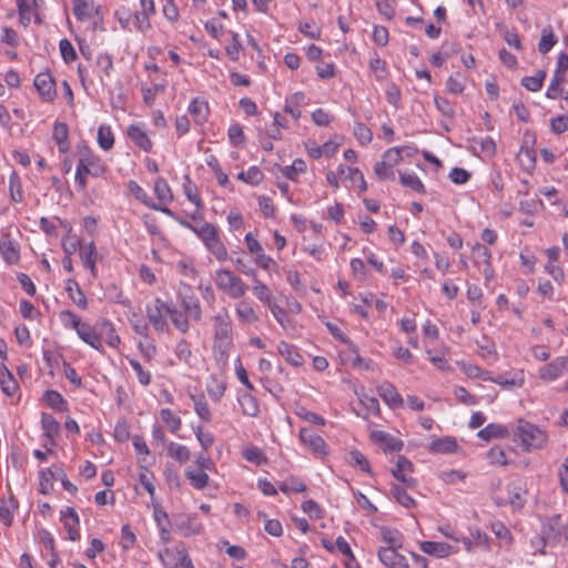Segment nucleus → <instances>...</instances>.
<instances>
[{"label": "nucleus", "instance_id": "nucleus-55", "mask_svg": "<svg viewBox=\"0 0 568 568\" xmlns=\"http://www.w3.org/2000/svg\"><path fill=\"white\" fill-rule=\"evenodd\" d=\"M473 260L476 265L489 264L491 260V253L485 245L477 243L473 246Z\"/></svg>", "mask_w": 568, "mask_h": 568}, {"label": "nucleus", "instance_id": "nucleus-1", "mask_svg": "<svg viewBox=\"0 0 568 568\" xmlns=\"http://www.w3.org/2000/svg\"><path fill=\"white\" fill-rule=\"evenodd\" d=\"M180 224L195 233L203 242L206 250L220 262L227 260V248L220 237L217 226L212 223L203 222L192 224L184 220H179Z\"/></svg>", "mask_w": 568, "mask_h": 568}, {"label": "nucleus", "instance_id": "nucleus-14", "mask_svg": "<svg viewBox=\"0 0 568 568\" xmlns=\"http://www.w3.org/2000/svg\"><path fill=\"white\" fill-rule=\"evenodd\" d=\"M397 548H381L378 558L387 568H409L406 558L396 551Z\"/></svg>", "mask_w": 568, "mask_h": 568}, {"label": "nucleus", "instance_id": "nucleus-56", "mask_svg": "<svg viewBox=\"0 0 568 568\" xmlns=\"http://www.w3.org/2000/svg\"><path fill=\"white\" fill-rule=\"evenodd\" d=\"M469 532L475 547L481 548L485 551L490 550V539L485 531H481L479 528L475 527L470 528Z\"/></svg>", "mask_w": 568, "mask_h": 568}, {"label": "nucleus", "instance_id": "nucleus-13", "mask_svg": "<svg viewBox=\"0 0 568 568\" xmlns=\"http://www.w3.org/2000/svg\"><path fill=\"white\" fill-rule=\"evenodd\" d=\"M18 12L20 17V22L28 27L31 22V19L34 18L37 23H41V19L38 14V4L36 0H16Z\"/></svg>", "mask_w": 568, "mask_h": 568}, {"label": "nucleus", "instance_id": "nucleus-22", "mask_svg": "<svg viewBox=\"0 0 568 568\" xmlns=\"http://www.w3.org/2000/svg\"><path fill=\"white\" fill-rule=\"evenodd\" d=\"M60 473H62V469L57 466L41 470L39 473V491L43 495L50 494L53 488V480Z\"/></svg>", "mask_w": 568, "mask_h": 568}, {"label": "nucleus", "instance_id": "nucleus-7", "mask_svg": "<svg viewBox=\"0 0 568 568\" xmlns=\"http://www.w3.org/2000/svg\"><path fill=\"white\" fill-rule=\"evenodd\" d=\"M33 84L44 101L51 102L54 100L57 95L55 82L49 72H40L37 74Z\"/></svg>", "mask_w": 568, "mask_h": 568}, {"label": "nucleus", "instance_id": "nucleus-48", "mask_svg": "<svg viewBox=\"0 0 568 568\" xmlns=\"http://www.w3.org/2000/svg\"><path fill=\"white\" fill-rule=\"evenodd\" d=\"M400 183L415 192L426 193L425 186L415 173L399 172Z\"/></svg>", "mask_w": 568, "mask_h": 568}, {"label": "nucleus", "instance_id": "nucleus-10", "mask_svg": "<svg viewBox=\"0 0 568 568\" xmlns=\"http://www.w3.org/2000/svg\"><path fill=\"white\" fill-rule=\"evenodd\" d=\"M419 547L423 552L437 558H446L459 551L457 546L438 541H422Z\"/></svg>", "mask_w": 568, "mask_h": 568}, {"label": "nucleus", "instance_id": "nucleus-21", "mask_svg": "<svg viewBox=\"0 0 568 568\" xmlns=\"http://www.w3.org/2000/svg\"><path fill=\"white\" fill-rule=\"evenodd\" d=\"M372 438L381 444L384 450L388 452H400L403 449V442L390 434H387L382 430H376L372 433Z\"/></svg>", "mask_w": 568, "mask_h": 568}, {"label": "nucleus", "instance_id": "nucleus-58", "mask_svg": "<svg viewBox=\"0 0 568 568\" xmlns=\"http://www.w3.org/2000/svg\"><path fill=\"white\" fill-rule=\"evenodd\" d=\"M183 191L189 201L194 203L196 207H202L201 199L197 194L195 184L191 181L189 175L184 176Z\"/></svg>", "mask_w": 568, "mask_h": 568}, {"label": "nucleus", "instance_id": "nucleus-54", "mask_svg": "<svg viewBox=\"0 0 568 568\" xmlns=\"http://www.w3.org/2000/svg\"><path fill=\"white\" fill-rule=\"evenodd\" d=\"M255 285L253 286L252 291L253 294L263 303L267 304L270 306L273 303V295L270 288L258 281L257 278H254Z\"/></svg>", "mask_w": 568, "mask_h": 568}, {"label": "nucleus", "instance_id": "nucleus-42", "mask_svg": "<svg viewBox=\"0 0 568 568\" xmlns=\"http://www.w3.org/2000/svg\"><path fill=\"white\" fill-rule=\"evenodd\" d=\"M154 193L159 201L170 203L173 201V193L166 180L158 178L154 182Z\"/></svg>", "mask_w": 568, "mask_h": 568}, {"label": "nucleus", "instance_id": "nucleus-44", "mask_svg": "<svg viewBox=\"0 0 568 568\" xmlns=\"http://www.w3.org/2000/svg\"><path fill=\"white\" fill-rule=\"evenodd\" d=\"M166 449H168L169 456L174 458L175 460H178L180 464L186 463L191 457V453H190L189 448L184 445L170 443L166 446Z\"/></svg>", "mask_w": 568, "mask_h": 568}, {"label": "nucleus", "instance_id": "nucleus-60", "mask_svg": "<svg viewBox=\"0 0 568 568\" xmlns=\"http://www.w3.org/2000/svg\"><path fill=\"white\" fill-rule=\"evenodd\" d=\"M306 171V163L302 159H295L292 165L286 166L284 170V175L288 180H296L297 175L304 173Z\"/></svg>", "mask_w": 568, "mask_h": 568}, {"label": "nucleus", "instance_id": "nucleus-17", "mask_svg": "<svg viewBox=\"0 0 568 568\" xmlns=\"http://www.w3.org/2000/svg\"><path fill=\"white\" fill-rule=\"evenodd\" d=\"M175 526L183 537L199 535L202 530V526L195 521L194 515L181 516Z\"/></svg>", "mask_w": 568, "mask_h": 568}, {"label": "nucleus", "instance_id": "nucleus-49", "mask_svg": "<svg viewBox=\"0 0 568 568\" xmlns=\"http://www.w3.org/2000/svg\"><path fill=\"white\" fill-rule=\"evenodd\" d=\"M98 143L101 149L109 151L113 148L114 136L108 125H100L98 130Z\"/></svg>", "mask_w": 568, "mask_h": 568}, {"label": "nucleus", "instance_id": "nucleus-20", "mask_svg": "<svg viewBox=\"0 0 568 568\" xmlns=\"http://www.w3.org/2000/svg\"><path fill=\"white\" fill-rule=\"evenodd\" d=\"M277 351L281 354V356H283L284 359L292 366L298 367L303 365L304 358L300 354L296 346L282 341L277 346Z\"/></svg>", "mask_w": 568, "mask_h": 568}, {"label": "nucleus", "instance_id": "nucleus-27", "mask_svg": "<svg viewBox=\"0 0 568 568\" xmlns=\"http://www.w3.org/2000/svg\"><path fill=\"white\" fill-rule=\"evenodd\" d=\"M166 314L170 316L172 324L183 334L187 333L190 329L189 316L185 312L179 311L175 306H168Z\"/></svg>", "mask_w": 568, "mask_h": 568}, {"label": "nucleus", "instance_id": "nucleus-36", "mask_svg": "<svg viewBox=\"0 0 568 568\" xmlns=\"http://www.w3.org/2000/svg\"><path fill=\"white\" fill-rule=\"evenodd\" d=\"M557 37L554 34L552 28L550 26L546 27L541 31V37L538 43V50L540 53H548L554 45L557 43Z\"/></svg>", "mask_w": 568, "mask_h": 568}, {"label": "nucleus", "instance_id": "nucleus-12", "mask_svg": "<svg viewBox=\"0 0 568 568\" xmlns=\"http://www.w3.org/2000/svg\"><path fill=\"white\" fill-rule=\"evenodd\" d=\"M0 255L6 263L13 265L19 262V245L11 239L10 234H2L0 237Z\"/></svg>", "mask_w": 568, "mask_h": 568}, {"label": "nucleus", "instance_id": "nucleus-26", "mask_svg": "<svg viewBox=\"0 0 568 568\" xmlns=\"http://www.w3.org/2000/svg\"><path fill=\"white\" fill-rule=\"evenodd\" d=\"M0 387L7 396H13L18 390V383L4 364L0 367Z\"/></svg>", "mask_w": 568, "mask_h": 568}, {"label": "nucleus", "instance_id": "nucleus-8", "mask_svg": "<svg viewBox=\"0 0 568 568\" xmlns=\"http://www.w3.org/2000/svg\"><path fill=\"white\" fill-rule=\"evenodd\" d=\"M300 440L307 446L314 454L325 455L326 443L310 427H302L300 430Z\"/></svg>", "mask_w": 568, "mask_h": 568}, {"label": "nucleus", "instance_id": "nucleus-32", "mask_svg": "<svg viewBox=\"0 0 568 568\" xmlns=\"http://www.w3.org/2000/svg\"><path fill=\"white\" fill-rule=\"evenodd\" d=\"M65 291L75 305L81 308H87V297L77 281L68 280Z\"/></svg>", "mask_w": 568, "mask_h": 568}, {"label": "nucleus", "instance_id": "nucleus-62", "mask_svg": "<svg viewBox=\"0 0 568 568\" xmlns=\"http://www.w3.org/2000/svg\"><path fill=\"white\" fill-rule=\"evenodd\" d=\"M232 43L225 48L226 55L232 61H237L240 58V52L243 49V45L240 40V36L236 32H231Z\"/></svg>", "mask_w": 568, "mask_h": 568}, {"label": "nucleus", "instance_id": "nucleus-43", "mask_svg": "<svg viewBox=\"0 0 568 568\" xmlns=\"http://www.w3.org/2000/svg\"><path fill=\"white\" fill-rule=\"evenodd\" d=\"M383 540L388 545L387 548H402L403 536L397 529L389 527H383L381 529Z\"/></svg>", "mask_w": 568, "mask_h": 568}, {"label": "nucleus", "instance_id": "nucleus-2", "mask_svg": "<svg viewBox=\"0 0 568 568\" xmlns=\"http://www.w3.org/2000/svg\"><path fill=\"white\" fill-rule=\"evenodd\" d=\"M516 435L518 436L521 446L526 452L540 449L546 445L548 440V436L545 430L539 428L537 425H534L524 419L518 422Z\"/></svg>", "mask_w": 568, "mask_h": 568}, {"label": "nucleus", "instance_id": "nucleus-59", "mask_svg": "<svg viewBox=\"0 0 568 568\" xmlns=\"http://www.w3.org/2000/svg\"><path fill=\"white\" fill-rule=\"evenodd\" d=\"M236 314L243 322L246 323H254L258 320V316L256 315L253 307L246 302L239 304L236 307Z\"/></svg>", "mask_w": 568, "mask_h": 568}, {"label": "nucleus", "instance_id": "nucleus-23", "mask_svg": "<svg viewBox=\"0 0 568 568\" xmlns=\"http://www.w3.org/2000/svg\"><path fill=\"white\" fill-rule=\"evenodd\" d=\"M182 306L185 314L194 322L202 320V307L200 300L194 295H182Z\"/></svg>", "mask_w": 568, "mask_h": 568}, {"label": "nucleus", "instance_id": "nucleus-28", "mask_svg": "<svg viewBox=\"0 0 568 568\" xmlns=\"http://www.w3.org/2000/svg\"><path fill=\"white\" fill-rule=\"evenodd\" d=\"M406 152L407 155H410L412 152H417V149L410 146H395L386 150L383 154V160L386 164H388L392 169L402 161V153Z\"/></svg>", "mask_w": 568, "mask_h": 568}, {"label": "nucleus", "instance_id": "nucleus-63", "mask_svg": "<svg viewBox=\"0 0 568 568\" xmlns=\"http://www.w3.org/2000/svg\"><path fill=\"white\" fill-rule=\"evenodd\" d=\"M354 135L362 145L371 143L373 133L364 123L357 122L354 126Z\"/></svg>", "mask_w": 568, "mask_h": 568}, {"label": "nucleus", "instance_id": "nucleus-11", "mask_svg": "<svg viewBox=\"0 0 568 568\" xmlns=\"http://www.w3.org/2000/svg\"><path fill=\"white\" fill-rule=\"evenodd\" d=\"M77 334L79 337L93 347L97 351L102 352L103 346L101 342V334H100V323L97 326H91L88 323H83L78 329Z\"/></svg>", "mask_w": 568, "mask_h": 568}, {"label": "nucleus", "instance_id": "nucleus-34", "mask_svg": "<svg viewBox=\"0 0 568 568\" xmlns=\"http://www.w3.org/2000/svg\"><path fill=\"white\" fill-rule=\"evenodd\" d=\"M53 139L57 142L61 153H67L69 151L68 125L65 123L58 122L54 124Z\"/></svg>", "mask_w": 568, "mask_h": 568}, {"label": "nucleus", "instance_id": "nucleus-9", "mask_svg": "<svg viewBox=\"0 0 568 568\" xmlns=\"http://www.w3.org/2000/svg\"><path fill=\"white\" fill-rule=\"evenodd\" d=\"M413 473V464L405 456H398L395 468L392 469V475L406 487H415L416 480L410 476Z\"/></svg>", "mask_w": 568, "mask_h": 568}, {"label": "nucleus", "instance_id": "nucleus-41", "mask_svg": "<svg viewBox=\"0 0 568 568\" xmlns=\"http://www.w3.org/2000/svg\"><path fill=\"white\" fill-rule=\"evenodd\" d=\"M507 435V430L504 426L497 424H488L486 427L480 429L477 436L484 440H490L494 438H503Z\"/></svg>", "mask_w": 568, "mask_h": 568}, {"label": "nucleus", "instance_id": "nucleus-29", "mask_svg": "<svg viewBox=\"0 0 568 568\" xmlns=\"http://www.w3.org/2000/svg\"><path fill=\"white\" fill-rule=\"evenodd\" d=\"M233 347V338H213V353L219 362H226Z\"/></svg>", "mask_w": 568, "mask_h": 568}, {"label": "nucleus", "instance_id": "nucleus-19", "mask_svg": "<svg viewBox=\"0 0 568 568\" xmlns=\"http://www.w3.org/2000/svg\"><path fill=\"white\" fill-rule=\"evenodd\" d=\"M189 112L193 118V121L202 125L207 121L210 108L206 101L201 99H193L189 105Z\"/></svg>", "mask_w": 568, "mask_h": 568}, {"label": "nucleus", "instance_id": "nucleus-52", "mask_svg": "<svg viewBox=\"0 0 568 568\" xmlns=\"http://www.w3.org/2000/svg\"><path fill=\"white\" fill-rule=\"evenodd\" d=\"M338 174L339 175H345L349 180L358 179L361 191L364 192V191L367 190V184H366V181L364 179V175H363V173L357 168H349V166H346V165H339L338 166Z\"/></svg>", "mask_w": 568, "mask_h": 568}, {"label": "nucleus", "instance_id": "nucleus-47", "mask_svg": "<svg viewBox=\"0 0 568 568\" xmlns=\"http://www.w3.org/2000/svg\"><path fill=\"white\" fill-rule=\"evenodd\" d=\"M92 8V0H73V14L80 21L90 18Z\"/></svg>", "mask_w": 568, "mask_h": 568}, {"label": "nucleus", "instance_id": "nucleus-24", "mask_svg": "<svg viewBox=\"0 0 568 568\" xmlns=\"http://www.w3.org/2000/svg\"><path fill=\"white\" fill-rule=\"evenodd\" d=\"M82 265L90 270L91 274L95 276L97 250L93 242L88 245L82 244L79 251Z\"/></svg>", "mask_w": 568, "mask_h": 568}, {"label": "nucleus", "instance_id": "nucleus-25", "mask_svg": "<svg viewBox=\"0 0 568 568\" xmlns=\"http://www.w3.org/2000/svg\"><path fill=\"white\" fill-rule=\"evenodd\" d=\"M128 136L145 152L152 150V142L148 134L138 125H130L128 129Z\"/></svg>", "mask_w": 568, "mask_h": 568}, {"label": "nucleus", "instance_id": "nucleus-53", "mask_svg": "<svg viewBox=\"0 0 568 568\" xmlns=\"http://www.w3.org/2000/svg\"><path fill=\"white\" fill-rule=\"evenodd\" d=\"M347 462L351 466H358L361 470L372 474V469L367 458L359 450H352L348 453Z\"/></svg>", "mask_w": 568, "mask_h": 568}, {"label": "nucleus", "instance_id": "nucleus-18", "mask_svg": "<svg viewBox=\"0 0 568 568\" xmlns=\"http://www.w3.org/2000/svg\"><path fill=\"white\" fill-rule=\"evenodd\" d=\"M469 150L476 155L486 154L493 156L496 153V143L489 136L485 139L471 138L469 139Z\"/></svg>", "mask_w": 568, "mask_h": 568}, {"label": "nucleus", "instance_id": "nucleus-50", "mask_svg": "<svg viewBox=\"0 0 568 568\" xmlns=\"http://www.w3.org/2000/svg\"><path fill=\"white\" fill-rule=\"evenodd\" d=\"M457 447L456 440L452 438L436 439L430 444V450L434 453L449 454L456 452Z\"/></svg>", "mask_w": 568, "mask_h": 568}, {"label": "nucleus", "instance_id": "nucleus-51", "mask_svg": "<svg viewBox=\"0 0 568 568\" xmlns=\"http://www.w3.org/2000/svg\"><path fill=\"white\" fill-rule=\"evenodd\" d=\"M564 82L565 75L555 72L546 91V97L551 100L557 99L562 93L561 84Z\"/></svg>", "mask_w": 568, "mask_h": 568}, {"label": "nucleus", "instance_id": "nucleus-39", "mask_svg": "<svg viewBox=\"0 0 568 568\" xmlns=\"http://www.w3.org/2000/svg\"><path fill=\"white\" fill-rule=\"evenodd\" d=\"M84 161L85 166L89 169L90 175L94 178L102 176L106 171V165L94 155H87L80 158Z\"/></svg>", "mask_w": 568, "mask_h": 568}, {"label": "nucleus", "instance_id": "nucleus-46", "mask_svg": "<svg viewBox=\"0 0 568 568\" xmlns=\"http://www.w3.org/2000/svg\"><path fill=\"white\" fill-rule=\"evenodd\" d=\"M392 494L397 503H399L405 508H414L416 506L415 499L406 491L405 488L399 485L392 486Z\"/></svg>", "mask_w": 568, "mask_h": 568}, {"label": "nucleus", "instance_id": "nucleus-6", "mask_svg": "<svg viewBox=\"0 0 568 568\" xmlns=\"http://www.w3.org/2000/svg\"><path fill=\"white\" fill-rule=\"evenodd\" d=\"M568 357H557L538 369V377L545 382L558 379L567 368Z\"/></svg>", "mask_w": 568, "mask_h": 568}, {"label": "nucleus", "instance_id": "nucleus-61", "mask_svg": "<svg viewBox=\"0 0 568 568\" xmlns=\"http://www.w3.org/2000/svg\"><path fill=\"white\" fill-rule=\"evenodd\" d=\"M369 68L378 81H383L387 78L386 62L381 58L376 57L371 60Z\"/></svg>", "mask_w": 568, "mask_h": 568}, {"label": "nucleus", "instance_id": "nucleus-38", "mask_svg": "<svg viewBox=\"0 0 568 568\" xmlns=\"http://www.w3.org/2000/svg\"><path fill=\"white\" fill-rule=\"evenodd\" d=\"M43 400L50 408L57 412L67 410V402L57 390H45L43 394Z\"/></svg>", "mask_w": 568, "mask_h": 568}, {"label": "nucleus", "instance_id": "nucleus-45", "mask_svg": "<svg viewBox=\"0 0 568 568\" xmlns=\"http://www.w3.org/2000/svg\"><path fill=\"white\" fill-rule=\"evenodd\" d=\"M186 478L195 489H203L209 484V475L204 470H190L185 471Z\"/></svg>", "mask_w": 568, "mask_h": 568}, {"label": "nucleus", "instance_id": "nucleus-31", "mask_svg": "<svg viewBox=\"0 0 568 568\" xmlns=\"http://www.w3.org/2000/svg\"><path fill=\"white\" fill-rule=\"evenodd\" d=\"M493 381H494V383H496L505 388H514V387H521L525 383V377H524L523 372H517L513 375L505 373V374H499Z\"/></svg>", "mask_w": 568, "mask_h": 568}, {"label": "nucleus", "instance_id": "nucleus-35", "mask_svg": "<svg viewBox=\"0 0 568 568\" xmlns=\"http://www.w3.org/2000/svg\"><path fill=\"white\" fill-rule=\"evenodd\" d=\"M41 427L43 430V437H55L60 432L59 422L48 413H42L41 415Z\"/></svg>", "mask_w": 568, "mask_h": 568}, {"label": "nucleus", "instance_id": "nucleus-3", "mask_svg": "<svg viewBox=\"0 0 568 568\" xmlns=\"http://www.w3.org/2000/svg\"><path fill=\"white\" fill-rule=\"evenodd\" d=\"M215 283L220 290L232 298L242 297L246 291L243 281L229 270L216 271Z\"/></svg>", "mask_w": 568, "mask_h": 568}, {"label": "nucleus", "instance_id": "nucleus-33", "mask_svg": "<svg viewBox=\"0 0 568 568\" xmlns=\"http://www.w3.org/2000/svg\"><path fill=\"white\" fill-rule=\"evenodd\" d=\"M154 518L160 529V537L164 544L171 540L170 520L168 514L162 509L154 510Z\"/></svg>", "mask_w": 568, "mask_h": 568}, {"label": "nucleus", "instance_id": "nucleus-57", "mask_svg": "<svg viewBox=\"0 0 568 568\" xmlns=\"http://www.w3.org/2000/svg\"><path fill=\"white\" fill-rule=\"evenodd\" d=\"M161 419L165 423L169 429L175 434L182 425L181 418L175 416L173 412L169 408H163L160 412Z\"/></svg>", "mask_w": 568, "mask_h": 568}, {"label": "nucleus", "instance_id": "nucleus-5", "mask_svg": "<svg viewBox=\"0 0 568 568\" xmlns=\"http://www.w3.org/2000/svg\"><path fill=\"white\" fill-rule=\"evenodd\" d=\"M169 304L162 301L160 297L154 300L153 305L146 306V316L149 323L153 326V328L158 332H165L168 329V322L164 317L166 314Z\"/></svg>", "mask_w": 568, "mask_h": 568}, {"label": "nucleus", "instance_id": "nucleus-40", "mask_svg": "<svg viewBox=\"0 0 568 568\" xmlns=\"http://www.w3.org/2000/svg\"><path fill=\"white\" fill-rule=\"evenodd\" d=\"M239 403L242 407V412L246 416L254 417L258 414L260 407L255 397L250 393L243 394L239 397Z\"/></svg>", "mask_w": 568, "mask_h": 568}, {"label": "nucleus", "instance_id": "nucleus-16", "mask_svg": "<svg viewBox=\"0 0 568 568\" xmlns=\"http://www.w3.org/2000/svg\"><path fill=\"white\" fill-rule=\"evenodd\" d=\"M378 395L390 408H398L403 405V398L395 386L388 382H383L377 387Z\"/></svg>", "mask_w": 568, "mask_h": 568}, {"label": "nucleus", "instance_id": "nucleus-64", "mask_svg": "<svg viewBox=\"0 0 568 568\" xmlns=\"http://www.w3.org/2000/svg\"><path fill=\"white\" fill-rule=\"evenodd\" d=\"M59 49L65 63H71L77 59L75 50L68 39L60 40Z\"/></svg>", "mask_w": 568, "mask_h": 568}, {"label": "nucleus", "instance_id": "nucleus-4", "mask_svg": "<svg viewBox=\"0 0 568 568\" xmlns=\"http://www.w3.org/2000/svg\"><path fill=\"white\" fill-rule=\"evenodd\" d=\"M159 558L166 568H194L192 560L183 547L165 548Z\"/></svg>", "mask_w": 568, "mask_h": 568}, {"label": "nucleus", "instance_id": "nucleus-15", "mask_svg": "<svg viewBox=\"0 0 568 568\" xmlns=\"http://www.w3.org/2000/svg\"><path fill=\"white\" fill-rule=\"evenodd\" d=\"M214 337L213 338H233L232 322L226 311L213 317Z\"/></svg>", "mask_w": 568, "mask_h": 568}, {"label": "nucleus", "instance_id": "nucleus-37", "mask_svg": "<svg viewBox=\"0 0 568 568\" xmlns=\"http://www.w3.org/2000/svg\"><path fill=\"white\" fill-rule=\"evenodd\" d=\"M546 77L547 72L545 70H538L535 75L524 77L521 85L530 92H538L542 88Z\"/></svg>", "mask_w": 568, "mask_h": 568}, {"label": "nucleus", "instance_id": "nucleus-30", "mask_svg": "<svg viewBox=\"0 0 568 568\" xmlns=\"http://www.w3.org/2000/svg\"><path fill=\"white\" fill-rule=\"evenodd\" d=\"M100 334L101 341L104 339L113 348L118 347L121 343L120 336L115 333L112 323L106 320L100 322Z\"/></svg>", "mask_w": 568, "mask_h": 568}]
</instances>
